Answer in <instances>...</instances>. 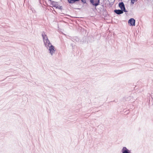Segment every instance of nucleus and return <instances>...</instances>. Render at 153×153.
<instances>
[{
  "instance_id": "7",
  "label": "nucleus",
  "mask_w": 153,
  "mask_h": 153,
  "mask_svg": "<svg viewBox=\"0 0 153 153\" xmlns=\"http://www.w3.org/2000/svg\"><path fill=\"white\" fill-rule=\"evenodd\" d=\"M121 152L122 153H131V151L126 147H123V148L121 150Z\"/></svg>"
},
{
  "instance_id": "13",
  "label": "nucleus",
  "mask_w": 153,
  "mask_h": 153,
  "mask_svg": "<svg viewBox=\"0 0 153 153\" xmlns=\"http://www.w3.org/2000/svg\"><path fill=\"white\" fill-rule=\"evenodd\" d=\"M53 10L55 12V13H56V12L54 10V9L53 8Z\"/></svg>"
},
{
  "instance_id": "4",
  "label": "nucleus",
  "mask_w": 153,
  "mask_h": 153,
  "mask_svg": "<svg viewBox=\"0 0 153 153\" xmlns=\"http://www.w3.org/2000/svg\"><path fill=\"white\" fill-rule=\"evenodd\" d=\"M49 52L50 53L51 55H52L54 52H55V50L54 47L52 45H51L49 47Z\"/></svg>"
},
{
  "instance_id": "3",
  "label": "nucleus",
  "mask_w": 153,
  "mask_h": 153,
  "mask_svg": "<svg viewBox=\"0 0 153 153\" xmlns=\"http://www.w3.org/2000/svg\"><path fill=\"white\" fill-rule=\"evenodd\" d=\"M118 6L121 9L125 11V12H127L128 11L126 10L125 5L123 2H120L118 4Z\"/></svg>"
},
{
  "instance_id": "12",
  "label": "nucleus",
  "mask_w": 153,
  "mask_h": 153,
  "mask_svg": "<svg viewBox=\"0 0 153 153\" xmlns=\"http://www.w3.org/2000/svg\"><path fill=\"white\" fill-rule=\"evenodd\" d=\"M134 2L132 1V0L131 1V4H134Z\"/></svg>"
},
{
  "instance_id": "5",
  "label": "nucleus",
  "mask_w": 153,
  "mask_h": 153,
  "mask_svg": "<svg viewBox=\"0 0 153 153\" xmlns=\"http://www.w3.org/2000/svg\"><path fill=\"white\" fill-rule=\"evenodd\" d=\"M50 1L51 3V4L52 5L53 7H55L56 8L58 7V3L57 2H55L52 1L51 0H49Z\"/></svg>"
},
{
  "instance_id": "14",
  "label": "nucleus",
  "mask_w": 153,
  "mask_h": 153,
  "mask_svg": "<svg viewBox=\"0 0 153 153\" xmlns=\"http://www.w3.org/2000/svg\"><path fill=\"white\" fill-rule=\"evenodd\" d=\"M121 1H122V0H121Z\"/></svg>"
},
{
  "instance_id": "11",
  "label": "nucleus",
  "mask_w": 153,
  "mask_h": 153,
  "mask_svg": "<svg viewBox=\"0 0 153 153\" xmlns=\"http://www.w3.org/2000/svg\"><path fill=\"white\" fill-rule=\"evenodd\" d=\"M57 8L62 10V6H59V5H58V7Z\"/></svg>"
},
{
  "instance_id": "1",
  "label": "nucleus",
  "mask_w": 153,
  "mask_h": 153,
  "mask_svg": "<svg viewBox=\"0 0 153 153\" xmlns=\"http://www.w3.org/2000/svg\"><path fill=\"white\" fill-rule=\"evenodd\" d=\"M90 4L96 7L100 3V0H89Z\"/></svg>"
},
{
  "instance_id": "8",
  "label": "nucleus",
  "mask_w": 153,
  "mask_h": 153,
  "mask_svg": "<svg viewBox=\"0 0 153 153\" xmlns=\"http://www.w3.org/2000/svg\"><path fill=\"white\" fill-rule=\"evenodd\" d=\"M44 44H45V46L48 48V47H49V45H51V43H50V41L48 39V38H47V39H46L45 40V41L44 42Z\"/></svg>"
},
{
  "instance_id": "9",
  "label": "nucleus",
  "mask_w": 153,
  "mask_h": 153,
  "mask_svg": "<svg viewBox=\"0 0 153 153\" xmlns=\"http://www.w3.org/2000/svg\"><path fill=\"white\" fill-rule=\"evenodd\" d=\"M68 3L69 4L75 3L77 4L78 0H67Z\"/></svg>"
},
{
  "instance_id": "2",
  "label": "nucleus",
  "mask_w": 153,
  "mask_h": 153,
  "mask_svg": "<svg viewBox=\"0 0 153 153\" xmlns=\"http://www.w3.org/2000/svg\"><path fill=\"white\" fill-rule=\"evenodd\" d=\"M128 23L130 26H134L135 25V20L133 18H130L128 20Z\"/></svg>"
},
{
  "instance_id": "10",
  "label": "nucleus",
  "mask_w": 153,
  "mask_h": 153,
  "mask_svg": "<svg viewBox=\"0 0 153 153\" xmlns=\"http://www.w3.org/2000/svg\"><path fill=\"white\" fill-rule=\"evenodd\" d=\"M42 36L43 38V39L44 42L45 41V40L46 39H47V38H48L47 37V35L45 34V32L44 31H43L42 32Z\"/></svg>"
},
{
  "instance_id": "6",
  "label": "nucleus",
  "mask_w": 153,
  "mask_h": 153,
  "mask_svg": "<svg viewBox=\"0 0 153 153\" xmlns=\"http://www.w3.org/2000/svg\"><path fill=\"white\" fill-rule=\"evenodd\" d=\"M114 12L117 15H120L123 14L124 12H125V11L122 9H115L114 10Z\"/></svg>"
}]
</instances>
